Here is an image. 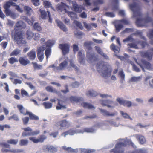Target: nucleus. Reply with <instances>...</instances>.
Wrapping results in <instances>:
<instances>
[{
  "label": "nucleus",
  "mask_w": 153,
  "mask_h": 153,
  "mask_svg": "<svg viewBox=\"0 0 153 153\" xmlns=\"http://www.w3.org/2000/svg\"><path fill=\"white\" fill-rule=\"evenodd\" d=\"M68 15L71 18L75 19L77 18V15L74 12H69L68 13Z\"/></svg>",
  "instance_id": "58"
},
{
  "label": "nucleus",
  "mask_w": 153,
  "mask_h": 153,
  "mask_svg": "<svg viewBox=\"0 0 153 153\" xmlns=\"http://www.w3.org/2000/svg\"><path fill=\"white\" fill-rule=\"evenodd\" d=\"M24 9L27 14L30 15L32 12V10L31 7L28 6H25Z\"/></svg>",
  "instance_id": "37"
},
{
  "label": "nucleus",
  "mask_w": 153,
  "mask_h": 153,
  "mask_svg": "<svg viewBox=\"0 0 153 153\" xmlns=\"http://www.w3.org/2000/svg\"><path fill=\"white\" fill-rule=\"evenodd\" d=\"M92 42L90 41L85 42L84 43V46L88 50L87 51V56L88 58L87 61L89 63L92 62L94 60V53L93 52L91 51L92 48L91 45L92 44Z\"/></svg>",
  "instance_id": "5"
},
{
  "label": "nucleus",
  "mask_w": 153,
  "mask_h": 153,
  "mask_svg": "<svg viewBox=\"0 0 153 153\" xmlns=\"http://www.w3.org/2000/svg\"><path fill=\"white\" fill-rule=\"evenodd\" d=\"M12 38L15 42L18 45L24 44L27 42L24 39V33L20 30H15Z\"/></svg>",
  "instance_id": "4"
},
{
  "label": "nucleus",
  "mask_w": 153,
  "mask_h": 153,
  "mask_svg": "<svg viewBox=\"0 0 153 153\" xmlns=\"http://www.w3.org/2000/svg\"><path fill=\"white\" fill-rule=\"evenodd\" d=\"M33 38L35 40L37 41L39 40L40 37V34L38 33H34Z\"/></svg>",
  "instance_id": "60"
},
{
  "label": "nucleus",
  "mask_w": 153,
  "mask_h": 153,
  "mask_svg": "<svg viewBox=\"0 0 153 153\" xmlns=\"http://www.w3.org/2000/svg\"><path fill=\"white\" fill-rule=\"evenodd\" d=\"M99 96L102 98H112V96L111 95L109 94H99Z\"/></svg>",
  "instance_id": "49"
},
{
  "label": "nucleus",
  "mask_w": 153,
  "mask_h": 153,
  "mask_svg": "<svg viewBox=\"0 0 153 153\" xmlns=\"http://www.w3.org/2000/svg\"><path fill=\"white\" fill-rule=\"evenodd\" d=\"M11 5L10 1H8L4 5L3 7L5 9H9Z\"/></svg>",
  "instance_id": "61"
},
{
  "label": "nucleus",
  "mask_w": 153,
  "mask_h": 153,
  "mask_svg": "<svg viewBox=\"0 0 153 153\" xmlns=\"http://www.w3.org/2000/svg\"><path fill=\"white\" fill-rule=\"evenodd\" d=\"M66 5L65 4L61 3V4L59 5L57 8L58 10L60 11L61 12L62 11H65Z\"/></svg>",
  "instance_id": "34"
},
{
  "label": "nucleus",
  "mask_w": 153,
  "mask_h": 153,
  "mask_svg": "<svg viewBox=\"0 0 153 153\" xmlns=\"http://www.w3.org/2000/svg\"><path fill=\"white\" fill-rule=\"evenodd\" d=\"M111 1L113 2L114 4L113 9L114 10H115L118 9V0H110Z\"/></svg>",
  "instance_id": "42"
},
{
  "label": "nucleus",
  "mask_w": 153,
  "mask_h": 153,
  "mask_svg": "<svg viewBox=\"0 0 153 153\" xmlns=\"http://www.w3.org/2000/svg\"><path fill=\"white\" fill-rule=\"evenodd\" d=\"M68 58L67 57L63 59V61L59 64V65L56 67L55 69L58 70H62L67 67L68 64Z\"/></svg>",
  "instance_id": "8"
},
{
  "label": "nucleus",
  "mask_w": 153,
  "mask_h": 153,
  "mask_svg": "<svg viewBox=\"0 0 153 153\" xmlns=\"http://www.w3.org/2000/svg\"><path fill=\"white\" fill-rule=\"evenodd\" d=\"M125 100L123 98L117 97L116 99V101L120 105H123Z\"/></svg>",
  "instance_id": "62"
},
{
  "label": "nucleus",
  "mask_w": 153,
  "mask_h": 153,
  "mask_svg": "<svg viewBox=\"0 0 153 153\" xmlns=\"http://www.w3.org/2000/svg\"><path fill=\"white\" fill-rule=\"evenodd\" d=\"M134 136L139 141L140 144H143L146 142V139L143 136L140 134H135Z\"/></svg>",
  "instance_id": "24"
},
{
  "label": "nucleus",
  "mask_w": 153,
  "mask_h": 153,
  "mask_svg": "<svg viewBox=\"0 0 153 153\" xmlns=\"http://www.w3.org/2000/svg\"><path fill=\"white\" fill-rule=\"evenodd\" d=\"M44 6L46 8L52 7V4L51 3L47 1H45L43 2Z\"/></svg>",
  "instance_id": "55"
},
{
  "label": "nucleus",
  "mask_w": 153,
  "mask_h": 153,
  "mask_svg": "<svg viewBox=\"0 0 153 153\" xmlns=\"http://www.w3.org/2000/svg\"><path fill=\"white\" fill-rule=\"evenodd\" d=\"M146 45V43L145 42H142L137 40L132 43L128 44V48L138 49L140 47L143 48Z\"/></svg>",
  "instance_id": "6"
},
{
  "label": "nucleus",
  "mask_w": 153,
  "mask_h": 153,
  "mask_svg": "<svg viewBox=\"0 0 153 153\" xmlns=\"http://www.w3.org/2000/svg\"><path fill=\"white\" fill-rule=\"evenodd\" d=\"M70 122L65 120L59 121L57 123V126H60V129L63 128H68L70 126Z\"/></svg>",
  "instance_id": "14"
},
{
  "label": "nucleus",
  "mask_w": 153,
  "mask_h": 153,
  "mask_svg": "<svg viewBox=\"0 0 153 153\" xmlns=\"http://www.w3.org/2000/svg\"><path fill=\"white\" fill-rule=\"evenodd\" d=\"M20 64L23 66H26L30 62L26 57H21L19 59Z\"/></svg>",
  "instance_id": "18"
},
{
  "label": "nucleus",
  "mask_w": 153,
  "mask_h": 153,
  "mask_svg": "<svg viewBox=\"0 0 153 153\" xmlns=\"http://www.w3.org/2000/svg\"><path fill=\"white\" fill-rule=\"evenodd\" d=\"M47 137L46 136L43 135H40L38 138L39 142L42 143L44 140L46 139Z\"/></svg>",
  "instance_id": "57"
},
{
  "label": "nucleus",
  "mask_w": 153,
  "mask_h": 153,
  "mask_svg": "<svg viewBox=\"0 0 153 153\" xmlns=\"http://www.w3.org/2000/svg\"><path fill=\"white\" fill-rule=\"evenodd\" d=\"M81 105L85 108L92 110H94L95 108V107L92 104L86 102H83L82 103Z\"/></svg>",
  "instance_id": "26"
},
{
  "label": "nucleus",
  "mask_w": 153,
  "mask_h": 153,
  "mask_svg": "<svg viewBox=\"0 0 153 153\" xmlns=\"http://www.w3.org/2000/svg\"><path fill=\"white\" fill-rule=\"evenodd\" d=\"M18 141V140L17 139H11L8 140L7 141V142L9 144L16 145L17 144Z\"/></svg>",
  "instance_id": "51"
},
{
  "label": "nucleus",
  "mask_w": 153,
  "mask_h": 153,
  "mask_svg": "<svg viewBox=\"0 0 153 153\" xmlns=\"http://www.w3.org/2000/svg\"><path fill=\"white\" fill-rule=\"evenodd\" d=\"M71 68H74L76 71L79 70V68L74 64L73 61L72 60L70 61V64L69 66L67 67V68L70 70Z\"/></svg>",
  "instance_id": "30"
},
{
  "label": "nucleus",
  "mask_w": 153,
  "mask_h": 153,
  "mask_svg": "<svg viewBox=\"0 0 153 153\" xmlns=\"http://www.w3.org/2000/svg\"><path fill=\"white\" fill-rule=\"evenodd\" d=\"M34 33L30 30H28L26 32V36L28 40H31L33 38Z\"/></svg>",
  "instance_id": "36"
},
{
  "label": "nucleus",
  "mask_w": 153,
  "mask_h": 153,
  "mask_svg": "<svg viewBox=\"0 0 153 153\" xmlns=\"http://www.w3.org/2000/svg\"><path fill=\"white\" fill-rule=\"evenodd\" d=\"M8 44V42H3L1 43L0 45L3 50H5Z\"/></svg>",
  "instance_id": "63"
},
{
  "label": "nucleus",
  "mask_w": 153,
  "mask_h": 153,
  "mask_svg": "<svg viewBox=\"0 0 153 153\" xmlns=\"http://www.w3.org/2000/svg\"><path fill=\"white\" fill-rule=\"evenodd\" d=\"M83 133V131L82 130L70 129L68 130L67 131L62 133L61 134V136H63L64 137H65L68 134L71 135H73L75 134Z\"/></svg>",
  "instance_id": "9"
},
{
  "label": "nucleus",
  "mask_w": 153,
  "mask_h": 153,
  "mask_svg": "<svg viewBox=\"0 0 153 153\" xmlns=\"http://www.w3.org/2000/svg\"><path fill=\"white\" fill-rule=\"evenodd\" d=\"M110 48L113 50L115 53L119 52L120 51V48L115 45L112 44L110 46Z\"/></svg>",
  "instance_id": "43"
},
{
  "label": "nucleus",
  "mask_w": 153,
  "mask_h": 153,
  "mask_svg": "<svg viewBox=\"0 0 153 153\" xmlns=\"http://www.w3.org/2000/svg\"><path fill=\"white\" fill-rule=\"evenodd\" d=\"M70 3H71L72 4L74 11L77 13H80L82 10L84 9V8L82 6L78 5L74 1H71Z\"/></svg>",
  "instance_id": "12"
},
{
  "label": "nucleus",
  "mask_w": 153,
  "mask_h": 153,
  "mask_svg": "<svg viewBox=\"0 0 153 153\" xmlns=\"http://www.w3.org/2000/svg\"><path fill=\"white\" fill-rule=\"evenodd\" d=\"M9 62L11 64H13L15 62H17L18 60L15 57H12L8 59Z\"/></svg>",
  "instance_id": "53"
},
{
  "label": "nucleus",
  "mask_w": 153,
  "mask_h": 153,
  "mask_svg": "<svg viewBox=\"0 0 153 153\" xmlns=\"http://www.w3.org/2000/svg\"><path fill=\"white\" fill-rule=\"evenodd\" d=\"M28 141L25 139H22L20 140L19 145L21 146H26L28 144Z\"/></svg>",
  "instance_id": "47"
},
{
  "label": "nucleus",
  "mask_w": 153,
  "mask_h": 153,
  "mask_svg": "<svg viewBox=\"0 0 153 153\" xmlns=\"http://www.w3.org/2000/svg\"><path fill=\"white\" fill-rule=\"evenodd\" d=\"M99 109L101 113L105 116L114 117L117 116L118 114V112L116 111H114L113 112H111L101 108H99Z\"/></svg>",
  "instance_id": "10"
},
{
  "label": "nucleus",
  "mask_w": 153,
  "mask_h": 153,
  "mask_svg": "<svg viewBox=\"0 0 153 153\" xmlns=\"http://www.w3.org/2000/svg\"><path fill=\"white\" fill-rule=\"evenodd\" d=\"M143 56L150 59H152V56L153 55V49L150 50L147 52L145 53Z\"/></svg>",
  "instance_id": "29"
},
{
  "label": "nucleus",
  "mask_w": 153,
  "mask_h": 153,
  "mask_svg": "<svg viewBox=\"0 0 153 153\" xmlns=\"http://www.w3.org/2000/svg\"><path fill=\"white\" fill-rule=\"evenodd\" d=\"M74 23L77 27L81 29L82 30L83 29L82 25L80 22L74 20Z\"/></svg>",
  "instance_id": "54"
},
{
  "label": "nucleus",
  "mask_w": 153,
  "mask_h": 153,
  "mask_svg": "<svg viewBox=\"0 0 153 153\" xmlns=\"http://www.w3.org/2000/svg\"><path fill=\"white\" fill-rule=\"evenodd\" d=\"M40 132V131L39 130H37L36 131H33L32 130L31 132H30L28 135H30V136H34L39 134Z\"/></svg>",
  "instance_id": "59"
},
{
  "label": "nucleus",
  "mask_w": 153,
  "mask_h": 153,
  "mask_svg": "<svg viewBox=\"0 0 153 153\" xmlns=\"http://www.w3.org/2000/svg\"><path fill=\"white\" fill-rule=\"evenodd\" d=\"M82 130L83 131V133L86 132L87 133H92L94 132L96 129H95L94 127H92L91 128H85Z\"/></svg>",
  "instance_id": "33"
},
{
  "label": "nucleus",
  "mask_w": 153,
  "mask_h": 153,
  "mask_svg": "<svg viewBox=\"0 0 153 153\" xmlns=\"http://www.w3.org/2000/svg\"><path fill=\"white\" fill-rule=\"evenodd\" d=\"M147 36L150 39V43L153 45V30H150L148 32Z\"/></svg>",
  "instance_id": "40"
},
{
  "label": "nucleus",
  "mask_w": 153,
  "mask_h": 153,
  "mask_svg": "<svg viewBox=\"0 0 153 153\" xmlns=\"http://www.w3.org/2000/svg\"><path fill=\"white\" fill-rule=\"evenodd\" d=\"M46 47L45 45L38 47L37 50V54L44 53L43 51L45 49Z\"/></svg>",
  "instance_id": "41"
},
{
  "label": "nucleus",
  "mask_w": 153,
  "mask_h": 153,
  "mask_svg": "<svg viewBox=\"0 0 153 153\" xmlns=\"http://www.w3.org/2000/svg\"><path fill=\"white\" fill-rule=\"evenodd\" d=\"M134 153H147L146 150L143 149H140L134 152Z\"/></svg>",
  "instance_id": "64"
},
{
  "label": "nucleus",
  "mask_w": 153,
  "mask_h": 153,
  "mask_svg": "<svg viewBox=\"0 0 153 153\" xmlns=\"http://www.w3.org/2000/svg\"><path fill=\"white\" fill-rule=\"evenodd\" d=\"M21 52V50L16 48L10 54L11 56H16L18 55Z\"/></svg>",
  "instance_id": "45"
},
{
  "label": "nucleus",
  "mask_w": 153,
  "mask_h": 153,
  "mask_svg": "<svg viewBox=\"0 0 153 153\" xmlns=\"http://www.w3.org/2000/svg\"><path fill=\"white\" fill-rule=\"evenodd\" d=\"M86 95L88 97H94L97 96L98 95V94L97 92L91 89L86 92Z\"/></svg>",
  "instance_id": "22"
},
{
  "label": "nucleus",
  "mask_w": 153,
  "mask_h": 153,
  "mask_svg": "<svg viewBox=\"0 0 153 153\" xmlns=\"http://www.w3.org/2000/svg\"><path fill=\"white\" fill-rule=\"evenodd\" d=\"M58 105L56 106V109L57 110L61 109H64L66 108V107L65 105H62V104H61V100H58Z\"/></svg>",
  "instance_id": "44"
},
{
  "label": "nucleus",
  "mask_w": 153,
  "mask_h": 153,
  "mask_svg": "<svg viewBox=\"0 0 153 153\" xmlns=\"http://www.w3.org/2000/svg\"><path fill=\"white\" fill-rule=\"evenodd\" d=\"M97 70L102 77L107 79L111 76L112 68L110 67L101 63L97 67Z\"/></svg>",
  "instance_id": "2"
},
{
  "label": "nucleus",
  "mask_w": 153,
  "mask_h": 153,
  "mask_svg": "<svg viewBox=\"0 0 153 153\" xmlns=\"http://www.w3.org/2000/svg\"><path fill=\"white\" fill-rule=\"evenodd\" d=\"M120 114L123 118L125 119H129L131 120H132L133 119L130 117V115L127 113L122 111H120Z\"/></svg>",
  "instance_id": "31"
},
{
  "label": "nucleus",
  "mask_w": 153,
  "mask_h": 153,
  "mask_svg": "<svg viewBox=\"0 0 153 153\" xmlns=\"http://www.w3.org/2000/svg\"><path fill=\"white\" fill-rule=\"evenodd\" d=\"M29 59L30 60H33L36 57V52L35 49H32L27 54Z\"/></svg>",
  "instance_id": "21"
},
{
  "label": "nucleus",
  "mask_w": 153,
  "mask_h": 153,
  "mask_svg": "<svg viewBox=\"0 0 153 153\" xmlns=\"http://www.w3.org/2000/svg\"><path fill=\"white\" fill-rule=\"evenodd\" d=\"M56 22L58 26L64 31L66 32L68 30L66 26L61 21L57 20Z\"/></svg>",
  "instance_id": "28"
},
{
  "label": "nucleus",
  "mask_w": 153,
  "mask_h": 153,
  "mask_svg": "<svg viewBox=\"0 0 153 153\" xmlns=\"http://www.w3.org/2000/svg\"><path fill=\"white\" fill-rule=\"evenodd\" d=\"M138 4V0H134L132 4H129V7L133 12L134 16L136 17V24L138 26H146V24L152 21V19L148 16L142 19Z\"/></svg>",
  "instance_id": "1"
},
{
  "label": "nucleus",
  "mask_w": 153,
  "mask_h": 153,
  "mask_svg": "<svg viewBox=\"0 0 153 153\" xmlns=\"http://www.w3.org/2000/svg\"><path fill=\"white\" fill-rule=\"evenodd\" d=\"M100 103L101 105L103 106H107L108 108H114V106L113 105H111L110 104L113 103V101L111 100H101L100 101Z\"/></svg>",
  "instance_id": "11"
},
{
  "label": "nucleus",
  "mask_w": 153,
  "mask_h": 153,
  "mask_svg": "<svg viewBox=\"0 0 153 153\" xmlns=\"http://www.w3.org/2000/svg\"><path fill=\"white\" fill-rule=\"evenodd\" d=\"M114 26H115L116 31L119 32L123 27V26L122 24L119 20L116 21L114 23Z\"/></svg>",
  "instance_id": "20"
},
{
  "label": "nucleus",
  "mask_w": 153,
  "mask_h": 153,
  "mask_svg": "<svg viewBox=\"0 0 153 153\" xmlns=\"http://www.w3.org/2000/svg\"><path fill=\"white\" fill-rule=\"evenodd\" d=\"M25 24L22 21H18L15 27V30H18L19 29L25 28L26 27Z\"/></svg>",
  "instance_id": "17"
},
{
  "label": "nucleus",
  "mask_w": 153,
  "mask_h": 153,
  "mask_svg": "<svg viewBox=\"0 0 153 153\" xmlns=\"http://www.w3.org/2000/svg\"><path fill=\"white\" fill-rule=\"evenodd\" d=\"M59 48L62 50L64 55L66 54L69 52L70 46L68 44H60L59 45Z\"/></svg>",
  "instance_id": "13"
},
{
  "label": "nucleus",
  "mask_w": 153,
  "mask_h": 153,
  "mask_svg": "<svg viewBox=\"0 0 153 153\" xmlns=\"http://www.w3.org/2000/svg\"><path fill=\"white\" fill-rule=\"evenodd\" d=\"M70 100L71 102H76L83 100V98L76 97H71L70 98Z\"/></svg>",
  "instance_id": "32"
},
{
  "label": "nucleus",
  "mask_w": 153,
  "mask_h": 153,
  "mask_svg": "<svg viewBox=\"0 0 153 153\" xmlns=\"http://www.w3.org/2000/svg\"><path fill=\"white\" fill-rule=\"evenodd\" d=\"M33 27L34 30H36L38 31H41L42 29V27L40 24L37 22H36L34 24Z\"/></svg>",
  "instance_id": "35"
},
{
  "label": "nucleus",
  "mask_w": 153,
  "mask_h": 153,
  "mask_svg": "<svg viewBox=\"0 0 153 153\" xmlns=\"http://www.w3.org/2000/svg\"><path fill=\"white\" fill-rule=\"evenodd\" d=\"M142 62L143 63V67L149 70H152L153 69V68L152 67L151 64L149 62L143 60H142Z\"/></svg>",
  "instance_id": "25"
},
{
  "label": "nucleus",
  "mask_w": 153,
  "mask_h": 153,
  "mask_svg": "<svg viewBox=\"0 0 153 153\" xmlns=\"http://www.w3.org/2000/svg\"><path fill=\"white\" fill-rule=\"evenodd\" d=\"M123 105L125 106L130 107L132 106V103L130 101L125 100Z\"/></svg>",
  "instance_id": "56"
},
{
  "label": "nucleus",
  "mask_w": 153,
  "mask_h": 153,
  "mask_svg": "<svg viewBox=\"0 0 153 153\" xmlns=\"http://www.w3.org/2000/svg\"><path fill=\"white\" fill-rule=\"evenodd\" d=\"M43 105L45 108L46 109H49L51 108L52 107V103L48 102H44Z\"/></svg>",
  "instance_id": "38"
},
{
  "label": "nucleus",
  "mask_w": 153,
  "mask_h": 153,
  "mask_svg": "<svg viewBox=\"0 0 153 153\" xmlns=\"http://www.w3.org/2000/svg\"><path fill=\"white\" fill-rule=\"evenodd\" d=\"M55 43V41L54 40H49L45 43L46 47H51Z\"/></svg>",
  "instance_id": "39"
},
{
  "label": "nucleus",
  "mask_w": 153,
  "mask_h": 153,
  "mask_svg": "<svg viewBox=\"0 0 153 153\" xmlns=\"http://www.w3.org/2000/svg\"><path fill=\"white\" fill-rule=\"evenodd\" d=\"M81 153H92L94 150L93 149H82Z\"/></svg>",
  "instance_id": "52"
},
{
  "label": "nucleus",
  "mask_w": 153,
  "mask_h": 153,
  "mask_svg": "<svg viewBox=\"0 0 153 153\" xmlns=\"http://www.w3.org/2000/svg\"><path fill=\"white\" fill-rule=\"evenodd\" d=\"M46 90L48 91L55 93H57V91L51 86H48L45 88Z\"/></svg>",
  "instance_id": "46"
},
{
  "label": "nucleus",
  "mask_w": 153,
  "mask_h": 153,
  "mask_svg": "<svg viewBox=\"0 0 153 153\" xmlns=\"http://www.w3.org/2000/svg\"><path fill=\"white\" fill-rule=\"evenodd\" d=\"M43 150L45 151H48L51 153H53L57 151L56 147H55L52 146H45L43 147Z\"/></svg>",
  "instance_id": "15"
},
{
  "label": "nucleus",
  "mask_w": 153,
  "mask_h": 153,
  "mask_svg": "<svg viewBox=\"0 0 153 153\" xmlns=\"http://www.w3.org/2000/svg\"><path fill=\"white\" fill-rule=\"evenodd\" d=\"M83 51L80 50L78 52V60L81 64L84 65L85 64V56Z\"/></svg>",
  "instance_id": "16"
},
{
  "label": "nucleus",
  "mask_w": 153,
  "mask_h": 153,
  "mask_svg": "<svg viewBox=\"0 0 153 153\" xmlns=\"http://www.w3.org/2000/svg\"><path fill=\"white\" fill-rule=\"evenodd\" d=\"M17 108L20 111L21 113H22L25 115L27 114H29L31 119H34L35 120H37L39 119V117L38 116L35 115L31 112H27V113H25L24 111L25 110L22 105H17Z\"/></svg>",
  "instance_id": "7"
},
{
  "label": "nucleus",
  "mask_w": 153,
  "mask_h": 153,
  "mask_svg": "<svg viewBox=\"0 0 153 153\" xmlns=\"http://www.w3.org/2000/svg\"><path fill=\"white\" fill-rule=\"evenodd\" d=\"M118 76L120 78V82L123 83L125 81V74L123 70L121 69L118 72Z\"/></svg>",
  "instance_id": "19"
},
{
  "label": "nucleus",
  "mask_w": 153,
  "mask_h": 153,
  "mask_svg": "<svg viewBox=\"0 0 153 153\" xmlns=\"http://www.w3.org/2000/svg\"><path fill=\"white\" fill-rule=\"evenodd\" d=\"M39 11L41 13V17L42 19H45L48 17V14L45 11L42 9H40Z\"/></svg>",
  "instance_id": "48"
},
{
  "label": "nucleus",
  "mask_w": 153,
  "mask_h": 153,
  "mask_svg": "<svg viewBox=\"0 0 153 153\" xmlns=\"http://www.w3.org/2000/svg\"><path fill=\"white\" fill-rule=\"evenodd\" d=\"M120 142L117 143L115 146V148L112 150H111V152H113L115 153H118L123 152L122 147L123 146H126L127 145L131 144L134 147L135 146L132 142L128 140H125L124 139H120Z\"/></svg>",
  "instance_id": "3"
},
{
  "label": "nucleus",
  "mask_w": 153,
  "mask_h": 153,
  "mask_svg": "<svg viewBox=\"0 0 153 153\" xmlns=\"http://www.w3.org/2000/svg\"><path fill=\"white\" fill-rule=\"evenodd\" d=\"M45 53L46 56L47 60L51 54V49L50 48H48L46 50Z\"/></svg>",
  "instance_id": "50"
},
{
  "label": "nucleus",
  "mask_w": 153,
  "mask_h": 153,
  "mask_svg": "<svg viewBox=\"0 0 153 153\" xmlns=\"http://www.w3.org/2000/svg\"><path fill=\"white\" fill-rule=\"evenodd\" d=\"M22 129L24 130L25 131L23 132L22 134V136L24 137L30 136V135L28 134L31 132L32 130L31 128L29 127L22 128Z\"/></svg>",
  "instance_id": "23"
},
{
  "label": "nucleus",
  "mask_w": 153,
  "mask_h": 153,
  "mask_svg": "<svg viewBox=\"0 0 153 153\" xmlns=\"http://www.w3.org/2000/svg\"><path fill=\"white\" fill-rule=\"evenodd\" d=\"M142 78V76H133L131 77L129 80L131 82H137L140 81Z\"/></svg>",
  "instance_id": "27"
}]
</instances>
